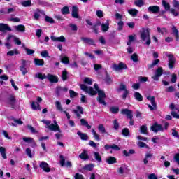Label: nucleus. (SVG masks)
I'll return each instance as SVG.
<instances>
[{"instance_id":"nucleus-1","label":"nucleus","mask_w":179,"mask_h":179,"mask_svg":"<svg viewBox=\"0 0 179 179\" xmlns=\"http://www.w3.org/2000/svg\"><path fill=\"white\" fill-rule=\"evenodd\" d=\"M80 87L81 90H83L85 93H88V94H90V96H94V95L97 94V93H98L97 100H98L99 103L100 104H103V106H106L107 103L104 101V99L106 97V93L104 92V91H103L99 88V85H97V84L94 85V87L96 91L94 90V89L93 87H88L87 85H86L85 84H80Z\"/></svg>"},{"instance_id":"nucleus-2","label":"nucleus","mask_w":179,"mask_h":179,"mask_svg":"<svg viewBox=\"0 0 179 179\" xmlns=\"http://www.w3.org/2000/svg\"><path fill=\"white\" fill-rule=\"evenodd\" d=\"M42 122L46 125L45 128L50 129V131H52L53 132H59L55 134L56 139H61L62 138V134H61L62 131L57 122V120H54V124H51V121L43 120Z\"/></svg>"},{"instance_id":"nucleus-3","label":"nucleus","mask_w":179,"mask_h":179,"mask_svg":"<svg viewBox=\"0 0 179 179\" xmlns=\"http://www.w3.org/2000/svg\"><path fill=\"white\" fill-rule=\"evenodd\" d=\"M141 39L146 44V45H150V29L149 28H142L140 31Z\"/></svg>"},{"instance_id":"nucleus-4","label":"nucleus","mask_w":179,"mask_h":179,"mask_svg":"<svg viewBox=\"0 0 179 179\" xmlns=\"http://www.w3.org/2000/svg\"><path fill=\"white\" fill-rule=\"evenodd\" d=\"M147 99L150 101L151 105L148 104V108L150 111H155L157 108V105L156 104V99L155 96H148Z\"/></svg>"},{"instance_id":"nucleus-5","label":"nucleus","mask_w":179,"mask_h":179,"mask_svg":"<svg viewBox=\"0 0 179 179\" xmlns=\"http://www.w3.org/2000/svg\"><path fill=\"white\" fill-rule=\"evenodd\" d=\"M169 108H171V110H173L171 112V115L174 117V118H179V107L178 106H176L173 103H171L169 106Z\"/></svg>"},{"instance_id":"nucleus-6","label":"nucleus","mask_w":179,"mask_h":179,"mask_svg":"<svg viewBox=\"0 0 179 179\" xmlns=\"http://www.w3.org/2000/svg\"><path fill=\"white\" fill-rule=\"evenodd\" d=\"M39 167H40V169L43 170V171H45V173H50L51 171V168H50V165L44 161H42L40 163Z\"/></svg>"},{"instance_id":"nucleus-7","label":"nucleus","mask_w":179,"mask_h":179,"mask_svg":"<svg viewBox=\"0 0 179 179\" xmlns=\"http://www.w3.org/2000/svg\"><path fill=\"white\" fill-rule=\"evenodd\" d=\"M168 57V66L170 69H173L174 68V64H176V58H174V55H167Z\"/></svg>"},{"instance_id":"nucleus-8","label":"nucleus","mask_w":179,"mask_h":179,"mask_svg":"<svg viewBox=\"0 0 179 179\" xmlns=\"http://www.w3.org/2000/svg\"><path fill=\"white\" fill-rule=\"evenodd\" d=\"M60 164L62 166V167H64V166H65L66 167H72V163L70 161H67L65 163V157H64V155H60Z\"/></svg>"},{"instance_id":"nucleus-9","label":"nucleus","mask_w":179,"mask_h":179,"mask_svg":"<svg viewBox=\"0 0 179 179\" xmlns=\"http://www.w3.org/2000/svg\"><path fill=\"white\" fill-rule=\"evenodd\" d=\"M0 31L1 33H6V31H12V28L8 24L5 23H0Z\"/></svg>"},{"instance_id":"nucleus-10","label":"nucleus","mask_w":179,"mask_h":179,"mask_svg":"<svg viewBox=\"0 0 179 179\" xmlns=\"http://www.w3.org/2000/svg\"><path fill=\"white\" fill-rule=\"evenodd\" d=\"M163 75V68L159 67L155 71V75L152 76L153 80H159V78Z\"/></svg>"},{"instance_id":"nucleus-11","label":"nucleus","mask_w":179,"mask_h":179,"mask_svg":"<svg viewBox=\"0 0 179 179\" xmlns=\"http://www.w3.org/2000/svg\"><path fill=\"white\" fill-rule=\"evenodd\" d=\"M112 68L115 71H121L122 69H127L128 67L127 66V64L121 62L119 64H113Z\"/></svg>"},{"instance_id":"nucleus-12","label":"nucleus","mask_w":179,"mask_h":179,"mask_svg":"<svg viewBox=\"0 0 179 179\" xmlns=\"http://www.w3.org/2000/svg\"><path fill=\"white\" fill-rule=\"evenodd\" d=\"M68 92V88L66 87H57L55 90L56 95L59 97L60 94H63V93H66Z\"/></svg>"},{"instance_id":"nucleus-13","label":"nucleus","mask_w":179,"mask_h":179,"mask_svg":"<svg viewBox=\"0 0 179 179\" xmlns=\"http://www.w3.org/2000/svg\"><path fill=\"white\" fill-rule=\"evenodd\" d=\"M164 129L163 128V126L162 124L155 123L151 127V131L153 132H159V131H163Z\"/></svg>"},{"instance_id":"nucleus-14","label":"nucleus","mask_w":179,"mask_h":179,"mask_svg":"<svg viewBox=\"0 0 179 179\" xmlns=\"http://www.w3.org/2000/svg\"><path fill=\"white\" fill-rule=\"evenodd\" d=\"M73 113H74L77 118L80 119L82 117V114H83V108L81 106H77V109L73 110Z\"/></svg>"},{"instance_id":"nucleus-15","label":"nucleus","mask_w":179,"mask_h":179,"mask_svg":"<svg viewBox=\"0 0 179 179\" xmlns=\"http://www.w3.org/2000/svg\"><path fill=\"white\" fill-rule=\"evenodd\" d=\"M71 16L74 19H79V8L76 6L72 7Z\"/></svg>"},{"instance_id":"nucleus-16","label":"nucleus","mask_w":179,"mask_h":179,"mask_svg":"<svg viewBox=\"0 0 179 179\" xmlns=\"http://www.w3.org/2000/svg\"><path fill=\"white\" fill-rule=\"evenodd\" d=\"M50 38L52 41H55L57 43H65V41H66V39L65 38V37H64V36H61L60 37L51 36Z\"/></svg>"},{"instance_id":"nucleus-17","label":"nucleus","mask_w":179,"mask_h":179,"mask_svg":"<svg viewBox=\"0 0 179 179\" xmlns=\"http://www.w3.org/2000/svg\"><path fill=\"white\" fill-rule=\"evenodd\" d=\"M79 157L80 159H81V160H89V159L90 158V157L89 156V152H87V150H83V152H81V154L79 155Z\"/></svg>"},{"instance_id":"nucleus-18","label":"nucleus","mask_w":179,"mask_h":179,"mask_svg":"<svg viewBox=\"0 0 179 179\" xmlns=\"http://www.w3.org/2000/svg\"><path fill=\"white\" fill-rule=\"evenodd\" d=\"M121 114H123V115H127V118L129 120H132L134 115H132V110H128V109H122L121 111Z\"/></svg>"},{"instance_id":"nucleus-19","label":"nucleus","mask_w":179,"mask_h":179,"mask_svg":"<svg viewBox=\"0 0 179 179\" xmlns=\"http://www.w3.org/2000/svg\"><path fill=\"white\" fill-rule=\"evenodd\" d=\"M148 10L152 13H159L160 8H159V6H150L148 7Z\"/></svg>"},{"instance_id":"nucleus-20","label":"nucleus","mask_w":179,"mask_h":179,"mask_svg":"<svg viewBox=\"0 0 179 179\" xmlns=\"http://www.w3.org/2000/svg\"><path fill=\"white\" fill-rule=\"evenodd\" d=\"M82 41H83L84 44H89L90 45H94V40L92 38H81Z\"/></svg>"},{"instance_id":"nucleus-21","label":"nucleus","mask_w":179,"mask_h":179,"mask_svg":"<svg viewBox=\"0 0 179 179\" xmlns=\"http://www.w3.org/2000/svg\"><path fill=\"white\" fill-rule=\"evenodd\" d=\"M10 38H13V41L15 43V44H17V45H20V44H22L20 39L13 35H8L7 37V41H10Z\"/></svg>"},{"instance_id":"nucleus-22","label":"nucleus","mask_w":179,"mask_h":179,"mask_svg":"<svg viewBox=\"0 0 179 179\" xmlns=\"http://www.w3.org/2000/svg\"><path fill=\"white\" fill-rule=\"evenodd\" d=\"M14 29L19 33H24L26 31V27L23 24L15 25L14 26Z\"/></svg>"},{"instance_id":"nucleus-23","label":"nucleus","mask_w":179,"mask_h":179,"mask_svg":"<svg viewBox=\"0 0 179 179\" xmlns=\"http://www.w3.org/2000/svg\"><path fill=\"white\" fill-rule=\"evenodd\" d=\"M108 29H110V23L108 22V21H107L106 22L101 23V31H103V33H106V31H108Z\"/></svg>"},{"instance_id":"nucleus-24","label":"nucleus","mask_w":179,"mask_h":179,"mask_svg":"<svg viewBox=\"0 0 179 179\" xmlns=\"http://www.w3.org/2000/svg\"><path fill=\"white\" fill-rule=\"evenodd\" d=\"M22 141L25 142V143H31L33 146H36V141H34V138L31 137H22Z\"/></svg>"},{"instance_id":"nucleus-25","label":"nucleus","mask_w":179,"mask_h":179,"mask_svg":"<svg viewBox=\"0 0 179 179\" xmlns=\"http://www.w3.org/2000/svg\"><path fill=\"white\" fill-rule=\"evenodd\" d=\"M46 79L49 80L51 83H57L58 82V78H57V76L50 73L48 74Z\"/></svg>"},{"instance_id":"nucleus-26","label":"nucleus","mask_w":179,"mask_h":179,"mask_svg":"<svg viewBox=\"0 0 179 179\" xmlns=\"http://www.w3.org/2000/svg\"><path fill=\"white\" fill-rule=\"evenodd\" d=\"M128 14L131 15L133 17H136V16H138V13H139V11L135 8H131L127 10Z\"/></svg>"},{"instance_id":"nucleus-27","label":"nucleus","mask_w":179,"mask_h":179,"mask_svg":"<svg viewBox=\"0 0 179 179\" xmlns=\"http://www.w3.org/2000/svg\"><path fill=\"white\" fill-rule=\"evenodd\" d=\"M77 135L80 138L81 141H88L89 140V136H87L85 133H82L80 131L77 132Z\"/></svg>"},{"instance_id":"nucleus-28","label":"nucleus","mask_w":179,"mask_h":179,"mask_svg":"<svg viewBox=\"0 0 179 179\" xmlns=\"http://www.w3.org/2000/svg\"><path fill=\"white\" fill-rule=\"evenodd\" d=\"M152 157H153V154L150 152H147L145 154V157L143 159L144 164H148V163H149V160H150Z\"/></svg>"},{"instance_id":"nucleus-29","label":"nucleus","mask_w":179,"mask_h":179,"mask_svg":"<svg viewBox=\"0 0 179 179\" xmlns=\"http://www.w3.org/2000/svg\"><path fill=\"white\" fill-rule=\"evenodd\" d=\"M134 97L135 99V100H136L137 101H143V96H142V94H141V93L136 92L134 94Z\"/></svg>"},{"instance_id":"nucleus-30","label":"nucleus","mask_w":179,"mask_h":179,"mask_svg":"<svg viewBox=\"0 0 179 179\" xmlns=\"http://www.w3.org/2000/svg\"><path fill=\"white\" fill-rule=\"evenodd\" d=\"M31 107L32 110H41V108H40V103H38V102L32 101L31 103Z\"/></svg>"},{"instance_id":"nucleus-31","label":"nucleus","mask_w":179,"mask_h":179,"mask_svg":"<svg viewBox=\"0 0 179 179\" xmlns=\"http://www.w3.org/2000/svg\"><path fill=\"white\" fill-rule=\"evenodd\" d=\"M40 15H45L43 10H37L36 12L34 13V18L37 20L40 17Z\"/></svg>"},{"instance_id":"nucleus-32","label":"nucleus","mask_w":179,"mask_h":179,"mask_svg":"<svg viewBox=\"0 0 179 179\" xmlns=\"http://www.w3.org/2000/svg\"><path fill=\"white\" fill-rule=\"evenodd\" d=\"M34 62L36 66H43L44 65V60L41 59L35 58L34 59Z\"/></svg>"},{"instance_id":"nucleus-33","label":"nucleus","mask_w":179,"mask_h":179,"mask_svg":"<svg viewBox=\"0 0 179 179\" xmlns=\"http://www.w3.org/2000/svg\"><path fill=\"white\" fill-rule=\"evenodd\" d=\"M55 106L58 111L64 113V108H62V105H61V102H59V101H56Z\"/></svg>"},{"instance_id":"nucleus-34","label":"nucleus","mask_w":179,"mask_h":179,"mask_svg":"<svg viewBox=\"0 0 179 179\" xmlns=\"http://www.w3.org/2000/svg\"><path fill=\"white\" fill-rule=\"evenodd\" d=\"M19 54H20V52H19V50H17V49H14L13 50H10L7 52V55L8 57H13V55H19Z\"/></svg>"},{"instance_id":"nucleus-35","label":"nucleus","mask_w":179,"mask_h":179,"mask_svg":"<svg viewBox=\"0 0 179 179\" xmlns=\"http://www.w3.org/2000/svg\"><path fill=\"white\" fill-rule=\"evenodd\" d=\"M8 103L11 106V107H15L16 104V98L13 96H10L8 99Z\"/></svg>"},{"instance_id":"nucleus-36","label":"nucleus","mask_w":179,"mask_h":179,"mask_svg":"<svg viewBox=\"0 0 179 179\" xmlns=\"http://www.w3.org/2000/svg\"><path fill=\"white\" fill-rule=\"evenodd\" d=\"M0 154L1 155L3 159H8V157L6 156V149L4 147L0 146Z\"/></svg>"},{"instance_id":"nucleus-37","label":"nucleus","mask_w":179,"mask_h":179,"mask_svg":"<svg viewBox=\"0 0 179 179\" xmlns=\"http://www.w3.org/2000/svg\"><path fill=\"white\" fill-rule=\"evenodd\" d=\"M80 122L83 127H86L87 129H90L92 128V126H90L89 122H87V121H86L85 119H80Z\"/></svg>"},{"instance_id":"nucleus-38","label":"nucleus","mask_w":179,"mask_h":179,"mask_svg":"<svg viewBox=\"0 0 179 179\" xmlns=\"http://www.w3.org/2000/svg\"><path fill=\"white\" fill-rule=\"evenodd\" d=\"M98 131L101 134H107V131H106V127L103 124L98 125Z\"/></svg>"},{"instance_id":"nucleus-39","label":"nucleus","mask_w":179,"mask_h":179,"mask_svg":"<svg viewBox=\"0 0 179 179\" xmlns=\"http://www.w3.org/2000/svg\"><path fill=\"white\" fill-rule=\"evenodd\" d=\"M93 155H94V157L95 160H96V162H98V163H101V156H100V153H99V152H94Z\"/></svg>"},{"instance_id":"nucleus-40","label":"nucleus","mask_w":179,"mask_h":179,"mask_svg":"<svg viewBox=\"0 0 179 179\" xmlns=\"http://www.w3.org/2000/svg\"><path fill=\"white\" fill-rule=\"evenodd\" d=\"M106 162L108 164H114V163H117V159H115L114 157H109L106 159Z\"/></svg>"},{"instance_id":"nucleus-41","label":"nucleus","mask_w":179,"mask_h":179,"mask_svg":"<svg viewBox=\"0 0 179 179\" xmlns=\"http://www.w3.org/2000/svg\"><path fill=\"white\" fill-rule=\"evenodd\" d=\"M35 78H38V79L43 80L44 79H47V76L45 74H43L42 73H38L35 75Z\"/></svg>"},{"instance_id":"nucleus-42","label":"nucleus","mask_w":179,"mask_h":179,"mask_svg":"<svg viewBox=\"0 0 179 179\" xmlns=\"http://www.w3.org/2000/svg\"><path fill=\"white\" fill-rule=\"evenodd\" d=\"M172 31L176 38V41H178V39H179L178 30L177 29V28H176L175 26H173Z\"/></svg>"},{"instance_id":"nucleus-43","label":"nucleus","mask_w":179,"mask_h":179,"mask_svg":"<svg viewBox=\"0 0 179 179\" xmlns=\"http://www.w3.org/2000/svg\"><path fill=\"white\" fill-rule=\"evenodd\" d=\"M92 132L95 141H100V134H97L94 129H92Z\"/></svg>"},{"instance_id":"nucleus-44","label":"nucleus","mask_w":179,"mask_h":179,"mask_svg":"<svg viewBox=\"0 0 179 179\" xmlns=\"http://www.w3.org/2000/svg\"><path fill=\"white\" fill-rule=\"evenodd\" d=\"M138 148H145V149H149V145L142 141H138L137 143Z\"/></svg>"},{"instance_id":"nucleus-45","label":"nucleus","mask_w":179,"mask_h":179,"mask_svg":"<svg viewBox=\"0 0 179 179\" xmlns=\"http://www.w3.org/2000/svg\"><path fill=\"white\" fill-rule=\"evenodd\" d=\"M61 12L62 15H69V8H68V6H64L61 10Z\"/></svg>"},{"instance_id":"nucleus-46","label":"nucleus","mask_w":179,"mask_h":179,"mask_svg":"<svg viewBox=\"0 0 179 179\" xmlns=\"http://www.w3.org/2000/svg\"><path fill=\"white\" fill-rule=\"evenodd\" d=\"M61 62L62 64H65V65H68L69 64V59L66 56H64L61 58Z\"/></svg>"},{"instance_id":"nucleus-47","label":"nucleus","mask_w":179,"mask_h":179,"mask_svg":"<svg viewBox=\"0 0 179 179\" xmlns=\"http://www.w3.org/2000/svg\"><path fill=\"white\" fill-rule=\"evenodd\" d=\"M110 110L113 114H117L120 111L118 106H112Z\"/></svg>"},{"instance_id":"nucleus-48","label":"nucleus","mask_w":179,"mask_h":179,"mask_svg":"<svg viewBox=\"0 0 179 179\" xmlns=\"http://www.w3.org/2000/svg\"><path fill=\"white\" fill-rule=\"evenodd\" d=\"M21 5H22V6H24L25 8L31 6V0H27V1H22L21 3Z\"/></svg>"},{"instance_id":"nucleus-49","label":"nucleus","mask_w":179,"mask_h":179,"mask_svg":"<svg viewBox=\"0 0 179 179\" xmlns=\"http://www.w3.org/2000/svg\"><path fill=\"white\" fill-rule=\"evenodd\" d=\"M140 131L141 134H144L145 135L148 134V127L145 125H143L140 127Z\"/></svg>"},{"instance_id":"nucleus-50","label":"nucleus","mask_w":179,"mask_h":179,"mask_svg":"<svg viewBox=\"0 0 179 179\" xmlns=\"http://www.w3.org/2000/svg\"><path fill=\"white\" fill-rule=\"evenodd\" d=\"M94 165L93 164H87L84 166V170H88V171H92L93 170Z\"/></svg>"},{"instance_id":"nucleus-51","label":"nucleus","mask_w":179,"mask_h":179,"mask_svg":"<svg viewBox=\"0 0 179 179\" xmlns=\"http://www.w3.org/2000/svg\"><path fill=\"white\" fill-rule=\"evenodd\" d=\"M45 22H47L48 23H50L51 24L55 23L54 19L47 15L45 17Z\"/></svg>"},{"instance_id":"nucleus-52","label":"nucleus","mask_w":179,"mask_h":179,"mask_svg":"<svg viewBox=\"0 0 179 179\" xmlns=\"http://www.w3.org/2000/svg\"><path fill=\"white\" fill-rule=\"evenodd\" d=\"M162 6H164L165 10H170V4L164 0L162 1Z\"/></svg>"},{"instance_id":"nucleus-53","label":"nucleus","mask_w":179,"mask_h":179,"mask_svg":"<svg viewBox=\"0 0 179 179\" xmlns=\"http://www.w3.org/2000/svg\"><path fill=\"white\" fill-rule=\"evenodd\" d=\"M123 153L124 155H126L127 157L128 156H131V155H134L135 153V150H129V151L127 150H124Z\"/></svg>"},{"instance_id":"nucleus-54","label":"nucleus","mask_w":179,"mask_h":179,"mask_svg":"<svg viewBox=\"0 0 179 179\" xmlns=\"http://www.w3.org/2000/svg\"><path fill=\"white\" fill-rule=\"evenodd\" d=\"M83 82L84 83H87V85H93V80L89 77H86Z\"/></svg>"},{"instance_id":"nucleus-55","label":"nucleus","mask_w":179,"mask_h":179,"mask_svg":"<svg viewBox=\"0 0 179 179\" xmlns=\"http://www.w3.org/2000/svg\"><path fill=\"white\" fill-rule=\"evenodd\" d=\"M14 122L15 123H11V125H13V127H16V125H22L23 124V121L20 120V119L18 120H14Z\"/></svg>"},{"instance_id":"nucleus-56","label":"nucleus","mask_w":179,"mask_h":179,"mask_svg":"<svg viewBox=\"0 0 179 179\" xmlns=\"http://www.w3.org/2000/svg\"><path fill=\"white\" fill-rule=\"evenodd\" d=\"M126 90H128V89L127 88V85L124 84H120L118 92H126Z\"/></svg>"},{"instance_id":"nucleus-57","label":"nucleus","mask_w":179,"mask_h":179,"mask_svg":"<svg viewBox=\"0 0 179 179\" xmlns=\"http://www.w3.org/2000/svg\"><path fill=\"white\" fill-rule=\"evenodd\" d=\"M26 155L30 157V159H33V155H31V150L29 148H26L25 150Z\"/></svg>"},{"instance_id":"nucleus-58","label":"nucleus","mask_w":179,"mask_h":179,"mask_svg":"<svg viewBox=\"0 0 179 179\" xmlns=\"http://www.w3.org/2000/svg\"><path fill=\"white\" fill-rule=\"evenodd\" d=\"M113 128L116 131L120 128V124L118 123V120L117 119H115L113 121Z\"/></svg>"},{"instance_id":"nucleus-59","label":"nucleus","mask_w":179,"mask_h":179,"mask_svg":"<svg viewBox=\"0 0 179 179\" xmlns=\"http://www.w3.org/2000/svg\"><path fill=\"white\" fill-rule=\"evenodd\" d=\"M124 136H129V129L128 128H124L122 131Z\"/></svg>"},{"instance_id":"nucleus-60","label":"nucleus","mask_w":179,"mask_h":179,"mask_svg":"<svg viewBox=\"0 0 179 179\" xmlns=\"http://www.w3.org/2000/svg\"><path fill=\"white\" fill-rule=\"evenodd\" d=\"M136 6H138V8H141L143 6V1L142 0H137L134 2Z\"/></svg>"},{"instance_id":"nucleus-61","label":"nucleus","mask_w":179,"mask_h":179,"mask_svg":"<svg viewBox=\"0 0 179 179\" xmlns=\"http://www.w3.org/2000/svg\"><path fill=\"white\" fill-rule=\"evenodd\" d=\"M131 61H134V62H138V55L136 53H134L131 57Z\"/></svg>"},{"instance_id":"nucleus-62","label":"nucleus","mask_w":179,"mask_h":179,"mask_svg":"<svg viewBox=\"0 0 179 179\" xmlns=\"http://www.w3.org/2000/svg\"><path fill=\"white\" fill-rule=\"evenodd\" d=\"M134 40H135V36H132V35L129 36V41L127 42V45H131Z\"/></svg>"},{"instance_id":"nucleus-63","label":"nucleus","mask_w":179,"mask_h":179,"mask_svg":"<svg viewBox=\"0 0 179 179\" xmlns=\"http://www.w3.org/2000/svg\"><path fill=\"white\" fill-rule=\"evenodd\" d=\"M117 26H118L117 30H119V31H121V30H122V29L124 27V22L123 21H120L117 23Z\"/></svg>"},{"instance_id":"nucleus-64","label":"nucleus","mask_w":179,"mask_h":179,"mask_svg":"<svg viewBox=\"0 0 179 179\" xmlns=\"http://www.w3.org/2000/svg\"><path fill=\"white\" fill-rule=\"evenodd\" d=\"M173 8H176L177 9H179V2L177 0H173Z\"/></svg>"}]
</instances>
